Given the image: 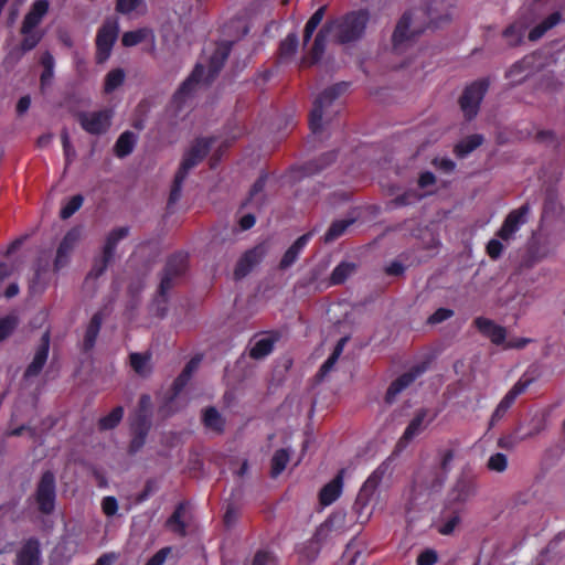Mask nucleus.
Returning a JSON list of instances; mask_svg holds the SVG:
<instances>
[{
    "label": "nucleus",
    "mask_w": 565,
    "mask_h": 565,
    "mask_svg": "<svg viewBox=\"0 0 565 565\" xmlns=\"http://www.w3.org/2000/svg\"><path fill=\"white\" fill-rule=\"evenodd\" d=\"M425 15L429 18L430 23L436 28L450 19L445 6L438 0H433L426 10L416 9L405 12L397 22L393 33V46L396 51L402 50L405 44L412 42L424 31L425 26L419 20Z\"/></svg>",
    "instance_id": "obj_1"
},
{
    "label": "nucleus",
    "mask_w": 565,
    "mask_h": 565,
    "mask_svg": "<svg viewBox=\"0 0 565 565\" xmlns=\"http://www.w3.org/2000/svg\"><path fill=\"white\" fill-rule=\"evenodd\" d=\"M231 52V43L223 42L215 46L213 53L209 57L207 65L198 63L191 75L181 85L175 94L177 98H183L192 93L194 86L201 82H212L218 72L222 70L225 61L227 60Z\"/></svg>",
    "instance_id": "obj_2"
},
{
    "label": "nucleus",
    "mask_w": 565,
    "mask_h": 565,
    "mask_svg": "<svg viewBox=\"0 0 565 565\" xmlns=\"http://www.w3.org/2000/svg\"><path fill=\"white\" fill-rule=\"evenodd\" d=\"M370 14L366 10L345 13L326 24L328 32L341 44L359 41L365 33Z\"/></svg>",
    "instance_id": "obj_3"
},
{
    "label": "nucleus",
    "mask_w": 565,
    "mask_h": 565,
    "mask_svg": "<svg viewBox=\"0 0 565 565\" xmlns=\"http://www.w3.org/2000/svg\"><path fill=\"white\" fill-rule=\"evenodd\" d=\"M214 138H199L184 153L180 168L174 175L173 184L170 191L168 204H174L181 196L182 184L190 170L194 168L207 154Z\"/></svg>",
    "instance_id": "obj_4"
},
{
    "label": "nucleus",
    "mask_w": 565,
    "mask_h": 565,
    "mask_svg": "<svg viewBox=\"0 0 565 565\" xmlns=\"http://www.w3.org/2000/svg\"><path fill=\"white\" fill-rule=\"evenodd\" d=\"M387 470L385 463L380 465L365 480L361 487L352 510L356 514V521L361 524L366 523L371 515L372 510H367L372 498L374 497L380 483L383 480Z\"/></svg>",
    "instance_id": "obj_5"
},
{
    "label": "nucleus",
    "mask_w": 565,
    "mask_h": 565,
    "mask_svg": "<svg viewBox=\"0 0 565 565\" xmlns=\"http://www.w3.org/2000/svg\"><path fill=\"white\" fill-rule=\"evenodd\" d=\"M349 84L345 82L338 83L326 90L315 100L313 108L309 116V127L312 132H318L322 127V117L324 109L329 107L334 99L348 89Z\"/></svg>",
    "instance_id": "obj_6"
},
{
    "label": "nucleus",
    "mask_w": 565,
    "mask_h": 565,
    "mask_svg": "<svg viewBox=\"0 0 565 565\" xmlns=\"http://www.w3.org/2000/svg\"><path fill=\"white\" fill-rule=\"evenodd\" d=\"M119 23L116 18H108L104 21L96 35V62L105 63L110 54L114 44L118 39Z\"/></svg>",
    "instance_id": "obj_7"
},
{
    "label": "nucleus",
    "mask_w": 565,
    "mask_h": 565,
    "mask_svg": "<svg viewBox=\"0 0 565 565\" xmlns=\"http://www.w3.org/2000/svg\"><path fill=\"white\" fill-rule=\"evenodd\" d=\"M188 268V257L185 254L178 253L172 255L163 269L159 285V295L166 299L169 290L177 284L178 279Z\"/></svg>",
    "instance_id": "obj_8"
},
{
    "label": "nucleus",
    "mask_w": 565,
    "mask_h": 565,
    "mask_svg": "<svg viewBox=\"0 0 565 565\" xmlns=\"http://www.w3.org/2000/svg\"><path fill=\"white\" fill-rule=\"evenodd\" d=\"M488 89L487 81H477L467 86L463 90L459 104L465 117L470 120L477 116L479 106Z\"/></svg>",
    "instance_id": "obj_9"
},
{
    "label": "nucleus",
    "mask_w": 565,
    "mask_h": 565,
    "mask_svg": "<svg viewBox=\"0 0 565 565\" xmlns=\"http://www.w3.org/2000/svg\"><path fill=\"white\" fill-rule=\"evenodd\" d=\"M55 477L52 471H45L36 487L35 500L40 512L50 514L55 508Z\"/></svg>",
    "instance_id": "obj_10"
},
{
    "label": "nucleus",
    "mask_w": 565,
    "mask_h": 565,
    "mask_svg": "<svg viewBox=\"0 0 565 565\" xmlns=\"http://www.w3.org/2000/svg\"><path fill=\"white\" fill-rule=\"evenodd\" d=\"M113 111L103 109L97 111H81L77 120L81 127L90 135L105 134L111 125Z\"/></svg>",
    "instance_id": "obj_11"
},
{
    "label": "nucleus",
    "mask_w": 565,
    "mask_h": 565,
    "mask_svg": "<svg viewBox=\"0 0 565 565\" xmlns=\"http://www.w3.org/2000/svg\"><path fill=\"white\" fill-rule=\"evenodd\" d=\"M447 478L446 472L436 467L422 469L415 476L413 491L419 494L423 492H437L443 488Z\"/></svg>",
    "instance_id": "obj_12"
},
{
    "label": "nucleus",
    "mask_w": 565,
    "mask_h": 565,
    "mask_svg": "<svg viewBox=\"0 0 565 565\" xmlns=\"http://www.w3.org/2000/svg\"><path fill=\"white\" fill-rule=\"evenodd\" d=\"M477 492V481L473 477L462 476L456 480L452 488L448 492L446 504L462 505Z\"/></svg>",
    "instance_id": "obj_13"
},
{
    "label": "nucleus",
    "mask_w": 565,
    "mask_h": 565,
    "mask_svg": "<svg viewBox=\"0 0 565 565\" xmlns=\"http://www.w3.org/2000/svg\"><path fill=\"white\" fill-rule=\"evenodd\" d=\"M532 379L525 377L523 375L512 387L511 390L503 396L494 412L492 413L490 425L493 426L500 419L503 418L509 408L513 405L516 397L524 393L529 385L532 383Z\"/></svg>",
    "instance_id": "obj_14"
},
{
    "label": "nucleus",
    "mask_w": 565,
    "mask_h": 565,
    "mask_svg": "<svg viewBox=\"0 0 565 565\" xmlns=\"http://www.w3.org/2000/svg\"><path fill=\"white\" fill-rule=\"evenodd\" d=\"M429 411L427 408H420L415 413L414 418L409 422L398 439L397 448H405L415 437L420 435L428 427L435 418V416H433L427 419Z\"/></svg>",
    "instance_id": "obj_15"
},
{
    "label": "nucleus",
    "mask_w": 565,
    "mask_h": 565,
    "mask_svg": "<svg viewBox=\"0 0 565 565\" xmlns=\"http://www.w3.org/2000/svg\"><path fill=\"white\" fill-rule=\"evenodd\" d=\"M529 212V204H523L519 209L511 211L505 217L497 235L503 241L511 239L513 235L519 231L521 225L526 222L525 217Z\"/></svg>",
    "instance_id": "obj_16"
},
{
    "label": "nucleus",
    "mask_w": 565,
    "mask_h": 565,
    "mask_svg": "<svg viewBox=\"0 0 565 565\" xmlns=\"http://www.w3.org/2000/svg\"><path fill=\"white\" fill-rule=\"evenodd\" d=\"M50 342H51L50 332L46 331L43 333V335L41 338V343L36 348L31 363L26 366V369L24 371L23 377L25 380L35 377L42 372L44 365L46 364L47 358H49Z\"/></svg>",
    "instance_id": "obj_17"
},
{
    "label": "nucleus",
    "mask_w": 565,
    "mask_h": 565,
    "mask_svg": "<svg viewBox=\"0 0 565 565\" xmlns=\"http://www.w3.org/2000/svg\"><path fill=\"white\" fill-rule=\"evenodd\" d=\"M79 238L81 230L78 227H74L65 234L56 250V257L54 260L55 270H60L67 265L71 254Z\"/></svg>",
    "instance_id": "obj_18"
},
{
    "label": "nucleus",
    "mask_w": 565,
    "mask_h": 565,
    "mask_svg": "<svg viewBox=\"0 0 565 565\" xmlns=\"http://www.w3.org/2000/svg\"><path fill=\"white\" fill-rule=\"evenodd\" d=\"M426 371V366L416 365L411 371L402 374L395 381L391 383L387 388L385 401L392 404L398 394H401L406 387H408L420 374Z\"/></svg>",
    "instance_id": "obj_19"
},
{
    "label": "nucleus",
    "mask_w": 565,
    "mask_h": 565,
    "mask_svg": "<svg viewBox=\"0 0 565 565\" xmlns=\"http://www.w3.org/2000/svg\"><path fill=\"white\" fill-rule=\"evenodd\" d=\"M477 329L495 345H501L505 342L507 330L505 328L497 324L494 321L479 317L475 320Z\"/></svg>",
    "instance_id": "obj_20"
},
{
    "label": "nucleus",
    "mask_w": 565,
    "mask_h": 565,
    "mask_svg": "<svg viewBox=\"0 0 565 565\" xmlns=\"http://www.w3.org/2000/svg\"><path fill=\"white\" fill-rule=\"evenodd\" d=\"M345 469L339 470L337 476L319 492V501L323 507L332 504L342 493Z\"/></svg>",
    "instance_id": "obj_21"
},
{
    "label": "nucleus",
    "mask_w": 565,
    "mask_h": 565,
    "mask_svg": "<svg viewBox=\"0 0 565 565\" xmlns=\"http://www.w3.org/2000/svg\"><path fill=\"white\" fill-rule=\"evenodd\" d=\"M278 341V337L275 334H265L259 338L256 335L254 342L249 348V356L254 360H262L269 355L275 343Z\"/></svg>",
    "instance_id": "obj_22"
},
{
    "label": "nucleus",
    "mask_w": 565,
    "mask_h": 565,
    "mask_svg": "<svg viewBox=\"0 0 565 565\" xmlns=\"http://www.w3.org/2000/svg\"><path fill=\"white\" fill-rule=\"evenodd\" d=\"M265 249L262 246H257L244 254L236 265L234 275L236 278L246 276L250 269L257 265L264 257Z\"/></svg>",
    "instance_id": "obj_23"
},
{
    "label": "nucleus",
    "mask_w": 565,
    "mask_h": 565,
    "mask_svg": "<svg viewBox=\"0 0 565 565\" xmlns=\"http://www.w3.org/2000/svg\"><path fill=\"white\" fill-rule=\"evenodd\" d=\"M131 427L134 431V437L129 445V452L136 454L143 447L146 443V437L150 429V419H148L147 416L145 415L141 418V420H135Z\"/></svg>",
    "instance_id": "obj_24"
},
{
    "label": "nucleus",
    "mask_w": 565,
    "mask_h": 565,
    "mask_svg": "<svg viewBox=\"0 0 565 565\" xmlns=\"http://www.w3.org/2000/svg\"><path fill=\"white\" fill-rule=\"evenodd\" d=\"M328 34H330V33L328 32V29L324 25L316 35L312 47L310 49L308 54L302 57V61H301L302 65H305V66L313 65L321 58V56L324 53L326 40H327Z\"/></svg>",
    "instance_id": "obj_25"
},
{
    "label": "nucleus",
    "mask_w": 565,
    "mask_h": 565,
    "mask_svg": "<svg viewBox=\"0 0 565 565\" xmlns=\"http://www.w3.org/2000/svg\"><path fill=\"white\" fill-rule=\"evenodd\" d=\"M459 448V441L458 440H449L446 446L439 447L437 449V466L441 471H445L448 476L449 471L451 470V462L456 456V452Z\"/></svg>",
    "instance_id": "obj_26"
},
{
    "label": "nucleus",
    "mask_w": 565,
    "mask_h": 565,
    "mask_svg": "<svg viewBox=\"0 0 565 565\" xmlns=\"http://www.w3.org/2000/svg\"><path fill=\"white\" fill-rule=\"evenodd\" d=\"M50 3L47 0H35L25 14L22 24L26 28H38L47 13Z\"/></svg>",
    "instance_id": "obj_27"
},
{
    "label": "nucleus",
    "mask_w": 565,
    "mask_h": 565,
    "mask_svg": "<svg viewBox=\"0 0 565 565\" xmlns=\"http://www.w3.org/2000/svg\"><path fill=\"white\" fill-rule=\"evenodd\" d=\"M460 523V513L458 509H452L451 505L445 507L440 516L438 532L443 535H450Z\"/></svg>",
    "instance_id": "obj_28"
},
{
    "label": "nucleus",
    "mask_w": 565,
    "mask_h": 565,
    "mask_svg": "<svg viewBox=\"0 0 565 565\" xmlns=\"http://www.w3.org/2000/svg\"><path fill=\"white\" fill-rule=\"evenodd\" d=\"M311 237V233H307L301 235L296 239V242L286 250L284 254L279 267L281 269H287L290 267L298 258L300 252L303 249V247L308 244L309 239Z\"/></svg>",
    "instance_id": "obj_29"
},
{
    "label": "nucleus",
    "mask_w": 565,
    "mask_h": 565,
    "mask_svg": "<svg viewBox=\"0 0 565 565\" xmlns=\"http://www.w3.org/2000/svg\"><path fill=\"white\" fill-rule=\"evenodd\" d=\"M128 234V226L117 227L110 231L106 237L105 245L103 247V254L106 255L108 258L114 259L118 243L125 237H127Z\"/></svg>",
    "instance_id": "obj_30"
},
{
    "label": "nucleus",
    "mask_w": 565,
    "mask_h": 565,
    "mask_svg": "<svg viewBox=\"0 0 565 565\" xmlns=\"http://www.w3.org/2000/svg\"><path fill=\"white\" fill-rule=\"evenodd\" d=\"M561 20L562 14L557 11L553 12L529 32V40L532 42L540 40L548 30L557 25Z\"/></svg>",
    "instance_id": "obj_31"
},
{
    "label": "nucleus",
    "mask_w": 565,
    "mask_h": 565,
    "mask_svg": "<svg viewBox=\"0 0 565 565\" xmlns=\"http://www.w3.org/2000/svg\"><path fill=\"white\" fill-rule=\"evenodd\" d=\"M202 423L205 428L215 433H222L224 429V419L215 407H207L202 413Z\"/></svg>",
    "instance_id": "obj_32"
},
{
    "label": "nucleus",
    "mask_w": 565,
    "mask_h": 565,
    "mask_svg": "<svg viewBox=\"0 0 565 565\" xmlns=\"http://www.w3.org/2000/svg\"><path fill=\"white\" fill-rule=\"evenodd\" d=\"M20 33L23 39L21 41V46L24 51H32L43 39L44 33L36 28H26V25L21 24Z\"/></svg>",
    "instance_id": "obj_33"
},
{
    "label": "nucleus",
    "mask_w": 565,
    "mask_h": 565,
    "mask_svg": "<svg viewBox=\"0 0 565 565\" xmlns=\"http://www.w3.org/2000/svg\"><path fill=\"white\" fill-rule=\"evenodd\" d=\"M100 327H102V315L99 312H97L92 317V319L86 328L85 335H84V342H83L84 350L88 351L95 345L97 335L100 331Z\"/></svg>",
    "instance_id": "obj_34"
},
{
    "label": "nucleus",
    "mask_w": 565,
    "mask_h": 565,
    "mask_svg": "<svg viewBox=\"0 0 565 565\" xmlns=\"http://www.w3.org/2000/svg\"><path fill=\"white\" fill-rule=\"evenodd\" d=\"M355 271V264L342 262L331 273L329 278L330 286H337L343 284L348 277Z\"/></svg>",
    "instance_id": "obj_35"
},
{
    "label": "nucleus",
    "mask_w": 565,
    "mask_h": 565,
    "mask_svg": "<svg viewBox=\"0 0 565 565\" xmlns=\"http://www.w3.org/2000/svg\"><path fill=\"white\" fill-rule=\"evenodd\" d=\"M136 143V136L131 131L122 132L115 143V153L118 158H124L132 152Z\"/></svg>",
    "instance_id": "obj_36"
},
{
    "label": "nucleus",
    "mask_w": 565,
    "mask_h": 565,
    "mask_svg": "<svg viewBox=\"0 0 565 565\" xmlns=\"http://www.w3.org/2000/svg\"><path fill=\"white\" fill-rule=\"evenodd\" d=\"M482 142L483 137L481 135H471L457 143L454 151L457 157L465 158L479 146H481Z\"/></svg>",
    "instance_id": "obj_37"
},
{
    "label": "nucleus",
    "mask_w": 565,
    "mask_h": 565,
    "mask_svg": "<svg viewBox=\"0 0 565 565\" xmlns=\"http://www.w3.org/2000/svg\"><path fill=\"white\" fill-rule=\"evenodd\" d=\"M184 513H185V507L181 503L177 507V509L174 510L172 515L167 521L168 527L172 532H174L181 536H184L185 532H186L185 524L183 522Z\"/></svg>",
    "instance_id": "obj_38"
},
{
    "label": "nucleus",
    "mask_w": 565,
    "mask_h": 565,
    "mask_svg": "<svg viewBox=\"0 0 565 565\" xmlns=\"http://www.w3.org/2000/svg\"><path fill=\"white\" fill-rule=\"evenodd\" d=\"M539 430L530 431L524 436H519L516 433L508 434L498 439V447L505 450H513L520 443L534 437Z\"/></svg>",
    "instance_id": "obj_39"
},
{
    "label": "nucleus",
    "mask_w": 565,
    "mask_h": 565,
    "mask_svg": "<svg viewBox=\"0 0 565 565\" xmlns=\"http://www.w3.org/2000/svg\"><path fill=\"white\" fill-rule=\"evenodd\" d=\"M129 360L130 366L140 376H147L150 373V355L141 353H131Z\"/></svg>",
    "instance_id": "obj_40"
},
{
    "label": "nucleus",
    "mask_w": 565,
    "mask_h": 565,
    "mask_svg": "<svg viewBox=\"0 0 565 565\" xmlns=\"http://www.w3.org/2000/svg\"><path fill=\"white\" fill-rule=\"evenodd\" d=\"M348 342V338H341L337 345L334 347V350L332 354L324 361V363L321 365L319 370L320 376H326L334 366L337 361L339 360L340 355L342 354L345 343Z\"/></svg>",
    "instance_id": "obj_41"
},
{
    "label": "nucleus",
    "mask_w": 565,
    "mask_h": 565,
    "mask_svg": "<svg viewBox=\"0 0 565 565\" xmlns=\"http://www.w3.org/2000/svg\"><path fill=\"white\" fill-rule=\"evenodd\" d=\"M41 64L43 66V72L40 77L41 87L50 85L52 78L54 76V57L50 52H45L41 57Z\"/></svg>",
    "instance_id": "obj_42"
},
{
    "label": "nucleus",
    "mask_w": 565,
    "mask_h": 565,
    "mask_svg": "<svg viewBox=\"0 0 565 565\" xmlns=\"http://www.w3.org/2000/svg\"><path fill=\"white\" fill-rule=\"evenodd\" d=\"M335 152L331 151L322 156L321 159L318 161H310L307 162L303 167V174L305 175H311L315 173L320 172L322 169H324L327 166H329L331 162L335 160Z\"/></svg>",
    "instance_id": "obj_43"
},
{
    "label": "nucleus",
    "mask_w": 565,
    "mask_h": 565,
    "mask_svg": "<svg viewBox=\"0 0 565 565\" xmlns=\"http://www.w3.org/2000/svg\"><path fill=\"white\" fill-rule=\"evenodd\" d=\"M298 43V35L296 33H289L279 45V57L281 60L292 57L297 52Z\"/></svg>",
    "instance_id": "obj_44"
},
{
    "label": "nucleus",
    "mask_w": 565,
    "mask_h": 565,
    "mask_svg": "<svg viewBox=\"0 0 565 565\" xmlns=\"http://www.w3.org/2000/svg\"><path fill=\"white\" fill-rule=\"evenodd\" d=\"M324 13H326V7H320L311 17L310 19L308 20V22L306 23L305 25V30H303V45H306L313 32L316 31V29L318 28V25L321 23L323 17H324Z\"/></svg>",
    "instance_id": "obj_45"
},
{
    "label": "nucleus",
    "mask_w": 565,
    "mask_h": 565,
    "mask_svg": "<svg viewBox=\"0 0 565 565\" xmlns=\"http://www.w3.org/2000/svg\"><path fill=\"white\" fill-rule=\"evenodd\" d=\"M289 452L286 449H278L271 458V471L273 478L279 476L289 462Z\"/></svg>",
    "instance_id": "obj_46"
},
{
    "label": "nucleus",
    "mask_w": 565,
    "mask_h": 565,
    "mask_svg": "<svg viewBox=\"0 0 565 565\" xmlns=\"http://www.w3.org/2000/svg\"><path fill=\"white\" fill-rule=\"evenodd\" d=\"M125 81V73L121 68L111 70L105 77L104 83V92L106 94H110L119 86L122 85Z\"/></svg>",
    "instance_id": "obj_47"
},
{
    "label": "nucleus",
    "mask_w": 565,
    "mask_h": 565,
    "mask_svg": "<svg viewBox=\"0 0 565 565\" xmlns=\"http://www.w3.org/2000/svg\"><path fill=\"white\" fill-rule=\"evenodd\" d=\"M354 220H341L333 222L324 234V242L331 243L344 234Z\"/></svg>",
    "instance_id": "obj_48"
},
{
    "label": "nucleus",
    "mask_w": 565,
    "mask_h": 565,
    "mask_svg": "<svg viewBox=\"0 0 565 565\" xmlns=\"http://www.w3.org/2000/svg\"><path fill=\"white\" fill-rule=\"evenodd\" d=\"M124 416V408L121 406L115 407L107 416L99 419L98 426L102 430H108L115 428Z\"/></svg>",
    "instance_id": "obj_49"
},
{
    "label": "nucleus",
    "mask_w": 565,
    "mask_h": 565,
    "mask_svg": "<svg viewBox=\"0 0 565 565\" xmlns=\"http://www.w3.org/2000/svg\"><path fill=\"white\" fill-rule=\"evenodd\" d=\"M530 61H527V58H524L512 65V67L507 73V76L511 78L513 83H521L529 76L527 70L530 68Z\"/></svg>",
    "instance_id": "obj_50"
},
{
    "label": "nucleus",
    "mask_w": 565,
    "mask_h": 565,
    "mask_svg": "<svg viewBox=\"0 0 565 565\" xmlns=\"http://www.w3.org/2000/svg\"><path fill=\"white\" fill-rule=\"evenodd\" d=\"M523 34L524 25L521 23H513L504 30L503 38L509 45L514 46L521 43Z\"/></svg>",
    "instance_id": "obj_51"
},
{
    "label": "nucleus",
    "mask_w": 565,
    "mask_h": 565,
    "mask_svg": "<svg viewBox=\"0 0 565 565\" xmlns=\"http://www.w3.org/2000/svg\"><path fill=\"white\" fill-rule=\"evenodd\" d=\"M424 196L425 194H420L415 190H408L393 199L391 205L394 207L411 205L420 201Z\"/></svg>",
    "instance_id": "obj_52"
},
{
    "label": "nucleus",
    "mask_w": 565,
    "mask_h": 565,
    "mask_svg": "<svg viewBox=\"0 0 565 565\" xmlns=\"http://www.w3.org/2000/svg\"><path fill=\"white\" fill-rule=\"evenodd\" d=\"M19 319L14 315H8L0 319V342L6 340L15 330Z\"/></svg>",
    "instance_id": "obj_53"
},
{
    "label": "nucleus",
    "mask_w": 565,
    "mask_h": 565,
    "mask_svg": "<svg viewBox=\"0 0 565 565\" xmlns=\"http://www.w3.org/2000/svg\"><path fill=\"white\" fill-rule=\"evenodd\" d=\"M84 198L81 194L72 196L61 209L60 216L63 220L70 218L83 205Z\"/></svg>",
    "instance_id": "obj_54"
},
{
    "label": "nucleus",
    "mask_w": 565,
    "mask_h": 565,
    "mask_svg": "<svg viewBox=\"0 0 565 565\" xmlns=\"http://www.w3.org/2000/svg\"><path fill=\"white\" fill-rule=\"evenodd\" d=\"M24 53H26V51H24L21 45L12 47L3 58V67L7 71H11L19 63Z\"/></svg>",
    "instance_id": "obj_55"
},
{
    "label": "nucleus",
    "mask_w": 565,
    "mask_h": 565,
    "mask_svg": "<svg viewBox=\"0 0 565 565\" xmlns=\"http://www.w3.org/2000/svg\"><path fill=\"white\" fill-rule=\"evenodd\" d=\"M111 262L113 258H108L106 255L102 254V256L94 262L93 267L87 275V278H98L99 276H102L106 271L108 265Z\"/></svg>",
    "instance_id": "obj_56"
},
{
    "label": "nucleus",
    "mask_w": 565,
    "mask_h": 565,
    "mask_svg": "<svg viewBox=\"0 0 565 565\" xmlns=\"http://www.w3.org/2000/svg\"><path fill=\"white\" fill-rule=\"evenodd\" d=\"M146 30L128 31L122 34L121 43L124 46H134L146 39Z\"/></svg>",
    "instance_id": "obj_57"
},
{
    "label": "nucleus",
    "mask_w": 565,
    "mask_h": 565,
    "mask_svg": "<svg viewBox=\"0 0 565 565\" xmlns=\"http://www.w3.org/2000/svg\"><path fill=\"white\" fill-rule=\"evenodd\" d=\"M19 565H38V551L28 544L19 554Z\"/></svg>",
    "instance_id": "obj_58"
},
{
    "label": "nucleus",
    "mask_w": 565,
    "mask_h": 565,
    "mask_svg": "<svg viewBox=\"0 0 565 565\" xmlns=\"http://www.w3.org/2000/svg\"><path fill=\"white\" fill-rule=\"evenodd\" d=\"M507 456L501 452L492 455L488 460V468L492 471L503 472L507 469Z\"/></svg>",
    "instance_id": "obj_59"
},
{
    "label": "nucleus",
    "mask_w": 565,
    "mask_h": 565,
    "mask_svg": "<svg viewBox=\"0 0 565 565\" xmlns=\"http://www.w3.org/2000/svg\"><path fill=\"white\" fill-rule=\"evenodd\" d=\"M143 4V0H117L116 11L121 14H129L138 10Z\"/></svg>",
    "instance_id": "obj_60"
},
{
    "label": "nucleus",
    "mask_w": 565,
    "mask_h": 565,
    "mask_svg": "<svg viewBox=\"0 0 565 565\" xmlns=\"http://www.w3.org/2000/svg\"><path fill=\"white\" fill-rule=\"evenodd\" d=\"M265 184H266V178L265 177H259L255 183L253 184L250 191H249V198H248V201L249 202H256V203H260L262 202V193L265 189Z\"/></svg>",
    "instance_id": "obj_61"
},
{
    "label": "nucleus",
    "mask_w": 565,
    "mask_h": 565,
    "mask_svg": "<svg viewBox=\"0 0 565 565\" xmlns=\"http://www.w3.org/2000/svg\"><path fill=\"white\" fill-rule=\"evenodd\" d=\"M253 565H277V559L268 551H258L254 556Z\"/></svg>",
    "instance_id": "obj_62"
},
{
    "label": "nucleus",
    "mask_w": 565,
    "mask_h": 565,
    "mask_svg": "<svg viewBox=\"0 0 565 565\" xmlns=\"http://www.w3.org/2000/svg\"><path fill=\"white\" fill-rule=\"evenodd\" d=\"M102 510H103L104 514L107 515V516L115 515L117 510H118L117 499L115 497H111V495L105 497L102 500Z\"/></svg>",
    "instance_id": "obj_63"
},
{
    "label": "nucleus",
    "mask_w": 565,
    "mask_h": 565,
    "mask_svg": "<svg viewBox=\"0 0 565 565\" xmlns=\"http://www.w3.org/2000/svg\"><path fill=\"white\" fill-rule=\"evenodd\" d=\"M438 561L437 553L434 550H425L417 557V565H434Z\"/></svg>",
    "instance_id": "obj_64"
}]
</instances>
